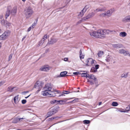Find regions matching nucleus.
<instances>
[{
  "instance_id": "nucleus-48",
  "label": "nucleus",
  "mask_w": 130,
  "mask_h": 130,
  "mask_svg": "<svg viewBox=\"0 0 130 130\" xmlns=\"http://www.w3.org/2000/svg\"><path fill=\"white\" fill-rule=\"evenodd\" d=\"M28 91H25L24 92H22V93L23 94H25V93L28 92Z\"/></svg>"
},
{
  "instance_id": "nucleus-9",
  "label": "nucleus",
  "mask_w": 130,
  "mask_h": 130,
  "mask_svg": "<svg viewBox=\"0 0 130 130\" xmlns=\"http://www.w3.org/2000/svg\"><path fill=\"white\" fill-rule=\"evenodd\" d=\"M42 83L40 81H38L36 83L34 86V87L38 89V91H39L42 88Z\"/></svg>"
},
{
  "instance_id": "nucleus-61",
  "label": "nucleus",
  "mask_w": 130,
  "mask_h": 130,
  "mask_svg": "<svg viewBox=\"0 0 130 130\" xmlns=\"http://www.w3.org/2000/svg\"><path fill=\"white\" fill-rule=\"evenodd\" d=\"M26 0H22V1L23 2H25Z\"/></svg>"
},
{
  "instance_id": "nucleus-23",
  "label": "nucleus",
  "mask_w": 130,
  "mask_h": 130,
  "mask_svg": "<svg viewBox=\"0 0 130 130\" xmlns=\"http://www.w3.org/2000/svg\"><path fill=\"white\" fill-rule=\"evenodd\" d=\"M94 15V13L93 12H92L91 13L89 14L86 17H85L84 19L85 20L88 19H89V18L93 17Z\"/></svg>"
},
{
  "instance_id": "nucleus-31",
  "label": "nucleus",
  "mask_w": 130,
  "mask_h": 130,
  "mask_svg": "<svg viewBox=\"0 0 130 130\" xmlns=\"http://www.w3.org/2000/svg\"><path fill=\"white\" fill-rule=\"evenodd\" d=\"M128 73H123L121 75L122 77L126 78L128 76Z\"/></svg>"
},
{
  "instance_id": "nucleus-38",
  "label": "nucleus",
  "mask_w": 130,
  "mask_h": 130,
  "mask_svg": "<svg viewBox=\"0 0 130 130\" xmlns=\"http://www.w3.org/2000/svg\"><path fill=\"white\" fill-rule=\"evenodd\" d=\"M12 54H11L8 57V61H10L12 57Z\"/></svg>"
},
{
  "instance_id": "nucleus-19",
  "label": "nucleus",
  "mask_w": 130,
  "mask_h": 130,
  "mask_svg": "<svg viewBox=\"0 0 130 130\" xmlns=\"http://www.w3.org/2000/svg\"><path fill=\"white\" fill-rule=\"evenodd\" d=\"M82 72H84L85 73H80L81 76L82 77H88V76L89 74L86 73V71H80Z\"/></svg>"
},
{
  "instance_id": "nucleus-49",
  "label": "nucleus",
  "mask_w": 130,
  "mask_h": 130,
  "mask_svg": "<svg viewBox=\"0 0 130 130\" xmlns=\"http://www.w3.org/2000/svg\"><path fill=\"white\" fill-rule=\"evenodd\" d=\"M68 60V58H64V60L65 61H67Z\"/></svg>"
},
{
  "instance_id": "nucleus-29",
  "label": "nucleus",
  "mask_w": 130,
  "mask_h": 130,
  "mask_svg": "<svg viewBox=\"0 0 130 130\" xmlns=\"http://www.w3.org/2000/svg\"><path fill=\"white\" fill-rule=\"evenodd\" d=\"M15 87H13L11 86H10L8 87V88L7 90L8 91H10V92H12L13 91V90Z\"/></svg>"
},
{
  "instance_id": "nucleus-47",
  "label": "nucleus",
  "mask_w": 130,
  "mask_h": 130,
  "mask_svg": "<svg viewBox=\"0 0 130 130\" xmlns=\"http://www.w3.org/2000/svg\"><path fill=\"white\" fill-rule=\"evenodd\" d=\"M119 111H120L121 112H126V110H123H123H119Z\"/></svg>"
},
{
  "instance_id": "nucleus-44",
  "label": "nucleus",
  "mask_w": 130,
  "mask_h": 130,
  "mask_svg": "<svg viewBox=\"0 0 130 130\" xmlns=\"http://www.w3.org/2000/svg\"><path fill=\"white\" fill-rule=\"evenodd\" d=\"M36 24L35 23H34L32 24V25L31 26L32 27V28H34L35 26H36Z\"/></svg>"
},
{
  "instance_id": "nucleus-37",
  "label": "nucleus",
  "mask_w": 130,
  "mask_h": 130,
  "mask_svg": "<svg viewBox=\"0 0 130 130\" xmlns=\"http://www.w3.org/2000/svg\"><path fill=\"white\" fill-rule=\"evenodd\" d=\"M47 38V35H44L42 39L44 40V41L45 40H46Z\"/></svg>"
},
{
  "instance_id": "nucleus-42",
  "label": "nucleus",
  "mask_w": 130,
  "mask_h": 130,
  "mask_svg": "<svg viewBox=\"0 0 130 130\" xmlns=\"http://www.w3.org/2000/svg\"><path fill=\"white\" fill-rule=\"evenodd\" d=\"M99 65L97 64L95 66V68L97 70V69H98L99 68Z\"/></svg>"
},
{
  "instance_id": "nucleus-13",
  "label": "nucleus",
  "mask_w": 130,
  "mask_h": 130,
  "mask_svg": "<svg viewBox=\"0 0 130 130\" xmlns=\"http://www.w3.org/2000/svg\"><path fill=\"white\" fill-rule=\"evenodd\" d=\"M119 53L120 54H123L125 56H130V53L129 52L126 51L123 49L120 50L119 51Z\"/></svg>"
},
{
  "instance_id": "nucleus-11",
  "label": "nucleus",
  "mask_w": 130,
  "mask_h": 130,
  "mask_svg": "<svg viewBox=\"0 0 130 130\" xmlns=\"http://www.w3.org/2000/svg\"><path fill=\"white\" fill-rule=\"evenodd\" d=\"M51 69V68L48 65L44 66L40 68V70L41 71L47 72Z\"/></svg>"
},
{
  "instance_id": "nucleus-52",
  "label": "nucleus",
  "mask_w": 130,
  "mask_h": 130,
  "mask_svg": "<svg viewBox=\"0 0 130 130\" xmlns=\"http://www.w3.org/2000/svg\"><path fill=\"white\" fill-rule=\"evenodd\" d=\"M54 91H55V92H58V93H60V91H57L56 90H53Z\"/></svg>"
},
{
  "instance_id": "nucleus-28",
  "label": "nucleus",
  "mask_w": 130,
  "mask_h": 130,
  "mask_svg": "<svg viewBox=\"0 0 130 130\" xmlns=\"http://www.w3.org/2000/svg\"><path fill=\"white\" fill-rule=\"evenodd\" d=\"M79 57L80 59H83L84 57V55L82 54V52L81 50H80L79 52Z\"/></svg>"
},
{
  "instance_id": "nucleus-3",
  "label": "nucleus",
  "mask_w": 130,
  "mask_h": 130,
  "mask_svg": "<svg viewBox=\"0 0 130 130\" xmlns=\"http://www.w3.org/2000/svg\"><path fill=\"white\" fill-rule=\"evenodd\" d=\"M42 94L44 96H48L49 97H54L55 96V93L53 91H48L46 90L42 92Z\"/></svg>"
},
{
  "instance_id": "nucleus-24",
  "label": "nucleus",
  "mask_w": 130,
  "mask_h": 130,
  "mask_svg": "<svg viewBox=\"0 0 130 130\" xmlns=\"http://www.w3.org/2000/svg\"><path fill=\"white\" fill-rule=\"evenodd\" d=\"M10 13V8H8L7 10L6 11L5 14V17L6 19H7V17L9 16V14Z\"/></svg>"
},
{
  "instance_id": "nucleus-51",
  "label": "nucleus",
  "mask_w": 130,
  "mask_h": 130,
  "mask_svg": "<svg viewBox=\"0 0 130 130\" xmlns=\"http://www.w3.org/2000/svg\"><path fill=\"white\" fill-rule=\"evenodd\" d=\"M89 82H90V84H91V85H93V84H94V83L91 81H89Z\"/></svg>"
},
{
  "instance_id": "nucleus-26",
  "label": "nucleus",
  "mask_w": 130,
  "mask_h": 130,
  "mask_svg": "<svg viewBox=\"0 0 130 130\" xmlns=\"http://www.w3.org/2000/svg\"><path fill=\"white\" fill-rule=\"evenodd\" d=\"M127 35V34L125 32H121L119 34L120 36L122 37H125Z\"/></svg>"
},
{
  "instance_id": "nucleus-10",
  "label": "nucleus",
  "mask_w": 130,
  "mask_h": 130,
  "mask_svg": "<svg viewBox=\"0 0 130 130\" xmlns=\"http://www.w3.org/2000/svg\"><path fill=\"white\" fill-rule=\"evenodd\" d=\"M88 8L89 6H86L84 8L79 12V14L78 15L79 17H81L83 16Z\"/></svg>"
},
{
  "instance_id": "nucleus-60",
  "label": "nucleus",
  "mask_w": 130,
  "mask_h": 130,
  "mask_svg": "<svg viewBox=\"0 0 130 130\" xmlns=\"http://www.w3.org/2000/svg\"><path fill=\"white\" fill-rule=\"evenodd\" d=\"M3 18V16L2 15L0 16V18L2 19Z\"/></svg>"
},
{
  "instance_id": "nucleus-15",
  "label": "nucleus",
  "mask_w": 130,
  "mask_h": 130,
  "mask_svg": "<svg viewBox=\"0 0 130 130\" xmlns=\"http://www.w3.org/2000/svg\"><path fill=\"white\" fill-rule=\"evenodd\" d=\"M2 25L5 26L7 27H8L11 25V23L7 20H3L2 21Z\"/></svg>"
},
{
  "instance_id": "nucleus-57",
  "label": "nucleus",
  "mask_w": 130,
  "mask_h": 130,
  "mask_svg": "<svg viewBox=\"0 0 130 130\" xmlns=\"http://www.w3.org/2000/svg\"><path fill=\"white\" fill-rule=\"evenodd\" d=\"M63 102V101H59V102H60V104H61Z\"/></svg>"
},
{
  "instance_id": "nucleus-46",
  "label": "nucleus",
  "mask_w": 130,
  "mask_h": 130,
  "mask_svg": "<svg viewBox=\"0 0 130 130\" xmlns=\"http://www.w3.org/2000/svg\"><path fill=\"white\" fill-rule=\"evenodd\" d=\"M31 27H30L28 28L27 30V31L28 32H29L30 30Z\"/></svg>"
},
{
  "instance_id": "nucleus-50",
  "label": "nucleus",
  "mask_w": 130,
  "mask_h": 130,
  "mask_svg": "<svg viewBox=\"0 0 130 130\" xmlns=\"http://www.w3.org/2000/svg\"><path fill=\"white\" fill-rule=\"evenodd\" d=\"M56 118V117H52L51 118H50L49 119L52 120L55 119Z\"/></svg>"
},
{
  "instance_id": "nucleus-8",
  "label": "nucleus",
  "mask_w": 130,
  "mask_h": 130,
  "mask_svg": "<svg viewBox=\"0 0 130 130\" xmlns=\"http://www.w3.org/2000/svg\"><path fill=\"white\" fill-rule=\"evenodd\" d=\"M10 31H6L2 35L0 36V39L4 40L6 39L10 34Z\"/></svg>"
},
{
  "instance_id": "nucleus-20",
  "label": "nucleus",
  "mask_w": 130,
  "mask_h": 130,
  "mask_svg": "<svg viewBox=\"0 0 130 130\" xmlns=\"http://www.w3.org/2000/svg\"><path fill=\"white\" fill-rule=\"evenodd\" d=\"M13 100L15 104H17L18 103L19 101V95H18L14 97L13 98Z\"/></svg>"
},
{
  "instance_id": "nucleus-62",
  "label": "nucleus",
  "mask_w": 130,
  "mask_h": 130,
  "mask_svg": "<svg viewBox=\"0 0 130 130\" xmlns=\"http://www.w3.org/2000/svg\"><path fill=\"white\" fill-rule=\"evenodd\" d=\"M54 101H53V102H54V103L56 101L55 100H54Z\"/></svg>"
},
{
  "instance_id": "nucleus-53",
  "label": "nucleus",
  "mask_w": 130,
  "mask_h": 130,
  "mask_svg": "<svg viewBox=\"0 0 130 130\" xmlns=\"http://www.w3.org/2000/svg\"><path fill=\"white\" fill-rule=\"evenodd\" d=\"M26 36H24L23 38H22V41H23V40L25 39V38H26Z\"/></svg>"
},
{
  "instance_id": "nucleus-59",
  "label": "nucleus",
  "mask_w": 130,
  "mask_h": 130,
  "mask_svg": "<svg viewBox=\"0 0 130 130\" xmlns=\"http://www.w3.org/2000/svg\"><path fill=\"white\" fill-rule=\"evenodd\" d=\"M30 94L28 96H27L26 97H25V98H28L30 95Z\"/></svg>"
},
{
  "instance_id": "nucleus-22",
  "label": "nucleus",
  "mask_w": 130,
  "mask_h": 130,
  "mask_svg": "<svg viewBox=\"0 0 130 130\" xmlns=\"http://www.w3.org/2000/svg\"><path fill=\"white\" fill-rule=\"evenodd\" d=\"M123 21L124 22H129L130 21V15L124 18Z\"/></svg>"
},
{
  "instance_id": "nucleus-1",
  "label": "nucleus",
  "mask_w": 130,
  "mask_h": 130,
  "mask_svg": "<svg viewBox=\"0 0 130 130\" xmlns=\"http://www.w3.org/2000/svg\"><path fill=\"white\" fill-rule=\"evenodd\" d=\"M92 37L102 38L105 37L103 30H99L97 31H91L90 32Z\"/></svg>"
},
{
  "instance_id": "nucleus-32",
  "label": "nucleus",
  "mask_w": 130,
  "mask_h": 130,
  "mask_svg": "<svg viewBox=\"0 0 130 130\" xmlns=\"http://www.w3.org/2000/svg\"><path fill=\"white\" fill-rule=\"evenodd\" d=\"M90 71L91 72H95L97 71V70L94 67H92Z\"/></svg>"
},
{
  "instance_id": "nucleus-34",
  "label": "nucleus",
  "mask_w": 130,
  "mask_h": 130,
  "mask_svg": "<svg viewBox=\"0 0 130 130\" xmlns=\"http://www.w3.org/2000/svg\"><path fill=\"white\" fill-rule=\"evenodd\" d=\"M83 122L85 124H88L90 123V121L88 120H85L83 121Z\"/></svg>"
},
{
  "instance_id": "nucleus-33",
  "label": "nucleus",
  "mask_w": 130,
  "mask_h": 130,
  "mask_svg": "<svg viewBox=\"0 0 130 130\" xmlns=\"http://www.w3.org/2000/svg\"><path fill=\"white\" fill-rule=\"evenodd\" d=\"M118 104L117 102H113L112 103V105L114 106H118Z\"/></svg>"
},
{
  "instance_id": "nucleus-55",
  "label": "nucleus",
  "mask_w": 130,
  "mask_h": 130,
  "mask_svg": "<svg viewBox=\"0 0 130 130\" xmlns=\"http://www.w3.org/2000/svg\"><path fill=\"white\" fill-rule=\"evenodd\" d=\"M3 83L2 84V82H0V86H1Z\"/></svg>"
},
{
  "instance_id": "nucleus-4",
  "label": "nucleus",
  "mask_w": 130,
  "mask_h": 130,
  "mask_svg": "<svg viewBox=\"0 0 130 130\" xmlns=\"http://www.w3.org/2000/svg\"><path fill=\"white\" fill-rule=\"evenodd\" d=\"M114 11L115 10L113 9H110L108 10L106 12L100 14V16L101 17H104L106 16L108 17H110L111 16Z\"/></svg>"
},
{
  "instance_id": "nucleus-39",
  "label": "nucleus",
  "mask_w": 130,
  "mask_h": 130,
  "mask_svg": "<svg viewBox=\"0 0 130 130\" xmlns=\"http://www.w3.org/2000/svg\"><path fill=\"white\" fill-rule=\"evenodd\" d=\"M63 93V94H67L69 93L70 92L69 91H64Z\"/></svg>"
},
{
  "instance_id": "nucleus-45",
  "label": "nucleus",
  "mask_w": 130,
  "mask_h": 130,
  "mask_svg": "<svg viewBox=\"0 0 130 130\" xmlns=\"http://www.w3.org/2000/svg\"><path fill=\"white\" fill-rule=\"evenodd\" d=\"M24 119V118H18V119H17V121H20L21 120L23 119Z\"/></svg>"
},
{
  "instance_id": "nucleus-54",
  "label": "nucleus",
  "mask_w": 130,
  "mask_h": 130,
  "mask_svg": "<svg viewBox=\"0 0 130 130\" xmlns=\"http://www.w3.org/2000/svg\"><path fill=\"white\" fill-rule=\"evenodd\" d=\"M64 95L63 94H62L60 95H59V96H61Z\"/></svg>"
},
{
  "instance_id": "nucleus-14",
  "label": "nucleus",
  "mask_w": 130,
  "mask_h": 130,
  "mask_svg": "<svg viewBox=\"0 0 130 130\" xmlns=\"http://www.w3.org/2000/svg\"><path fill=\"white\" fill-rule=\"evenodd\" d=\"M104 31V33L105 36L106 34H113L115 33L116 31L114 30H110L109 29H104L103 30Z\"/></svg>"
},
{
  "instance_id": "nucleus-16",
  "label": "nucleus",
  "mask_w": 130,
  "mask_h": 130,
  "mask_svg": "<svg viewBox=\"0 0 130 130\" xmlns=\"http://www.w3.org/2000/svg\"><path fill=\"white\" fill-rule=\"evenodd\" d=\"M10 8V7H9ZM10 13L12 15H15L17 12V7L16 6H15L11 9L10 8Z\"/></svg>"
},
{
  "instance_id": "nucleus-18",
  "label": "nucleus",
  "mask_w": 130,
  "mask_h": 130,
  "mask_svg": "<svg viewBox=\"0 0 130 130\" xmlns=\"http://www.w3.org/2000/svg\"><path fill=\"white\" fill-rule=\"evenodd\" d=\"M112 47L114 48H121L123 47L122 45L120 44H114L112 45Z\"/></svg>"
},
{
  "instance_id": "nucleus-7",
  "label": "nucleus",
  "mask_w": 130,
  "mask_h": 130,
  "mask_svg": "<svg viewBox=\"0 0 130 130\" xmlns=\"http://www.w3.org/2000/svg\"><path fill=\"white\" fill-rule=\"evenodd\" d=\"M105 60L107 62L111 61L115 63L116 61V58L115 57L108 55L106 57Z\"/></svg>"
},
{
  "instance_id": "nucleus-17",
  "label": "nucleus",
  "mask_w": 130,
  "mask_h": 130,
  "mask_svg": "<svg viewBox=\"0 0 130 130\" xmlns=\"http://www.w3.org/2000/svg\"><path fill=\"white\" fill-rule=\"evenodd\" d=\"M105 8L104 7H99L94 10V12H97L98 11H103L105 10Z\"/></svg>"
},
{
  "instance_id": "nucleus-21",
  "label": "nucleus",
  "mask_w": 130,
  "mask_h": 130,
  "mask_svg": "<svg viewBox=\"0 0 130 130\" xmlns=\"http://www.w3.org/2000/svg\"><path fill=\"white\" fill-rule=\"evenodd\" d=\"M57 40V39L55 38L51 39L49 42V44H53L56 42Z\"/></svg>"
},
{
  "instance_id": "nucleus-27",
  "label": "nucleus",
  "mask_w": 130,
  "mask_h": 130,
  "mask_svg": "<svg viewBox=\"0 0 130 130\" xmlns=\"http://www.w3.org/2000/svg\"><path fill=\"white\" fill-rule=\"evenodd\" d=\"M67 73V72L66 71L62 72L60 73V76L61 77H64L66 76V74Z\"/></svg>"
},
{
  "instance_id": "nucleus-43",
  "label": "nucleus",
  "mask_w": 130,
  "mask_h": 130,
  "mask_svg": "<svg viewBox=\"0 0 130 130\" xmlns=\"http://www.w3.org/2000/svg\"><path fill=\"white\" fill-rule=\"evenodd\" d=\"M126 108L128 109L127 110V111H129L130 110V105H128V106Z\"/></svg>"
},
{
  "instance_id": "nucleus-35",
  "label": "nucleus",
  "mask_w": 130,
  "mask_h": 130,
  "mask_svg": "<svg viewBox=\"0 0 130 130\" xmlns=\"http://www.w3.org/2000/svg\"><path fill=\"white\" fill-rule=\"evenodd\" d=\"M44 41L43 39H42L41 41H40L39 43V44L40 45H41L44 43Z\"/></svg>"
},
{
  "instance_id": "nucleus-30",
  "label": "nucleus",
  "mask_w": 130,
  "mask_h": 130,
  "mask_svg": "<svg viewBox=\"0 0 130 130\" xmlns=\"http://www.w3.org/2000/svg\"><path fill=\"white\" fill-rule=\"evenodd\" d=\"M103 51H100L98 53V56L99 57H101L103 55Z\"/></svg>"
},
{
  "instance_id": "nucleus-12",
  "label": "nucleus",
  "mask_w": 130,
  "mask_h": 130,
  "mask_svg": "<svg viewBox=\"0 0 130 130\" xmlns=\"http://www.w3.org/2000/svg\"><path fill=\"white\" fill-rule=\"evenodd\" d=\"M53 88L52 85L50 84H47L45 85V87L43 88L44 90H46L48 91H51V90Z\"/></svg>"
},
{
  "instance_id": "nucleus-40",
  "label": "nucleus",
  "mask_w": 130,
  "mask_h": 130,
  "mask_svg": "<svg viewBox=\"0 0 130 130\" xmlns=\"http://www.w3.org/2000/svg\"><path fill=\"white\" fill-rule=\"evenodd\" d=\"M73 73L75 75H77L78 74H80V73L79 72H74Z\"/></svg>"
},
{
  "instance_id": "nucleus-64",
  "label": "nucleus",
  "mask_w": 130,
  "mask_h": 130,
  "mask_svg": "<svg viewBox=\"0 0 130 130\" xmlns=\"http://www.w3.org/2000/svg\"><path fill=\"white\" fill-rule=\"evenodd\" d=\"M78 89H79V88H78Z\"/></svg>"
},
{
  "instance_id": "nucleus-56",
  "label": "nucleus",
  "mask_w": 130,
  "mask_h": 130,
  "mask_svg": "<svg viewBox=\"0 0 130 130\" xmlns=\"http://www.w3.org/2000/svg\"><path fill=\"white\" fill-rule=\"evenodd\" d=\"M101 104H102L101 102H99V105H100Z\"/></svg>"
},
{
  "instance_id": "nucleus-6",
  "label": "nucleus",
  "mask_w": 130,
  "mask_h": 130,
  "mask_svg": "<svg viewBox=\"0 0 130 130\" xmlns=\"http://www.w3.org/2000/svg\"><path fill=\"white\" fill-rule=\"evenodd\" d=\"M86 66H94L96 63V61L91 58H89L87 59L86 61Z\"/></svg>"
},
{
  "instance_id": "nucleus-58",
  "label": "nucleus",
  "mask_w": 130,
  "mask_h": 130,
  "mask_svg": "<svg viewBox=\"0 0 130 130\" xmlns=\"http://www.w3.org/2000/svg\"><path fill=\"white\" fill-rule=\"evenodd\" d=\"M2 46V44L1 43H0V48Z\"/></svg>"
},
{
  "instance_id": "nucleus-36",
  "label": "nucleus",
  "mask_w": 130,
  "mask_h": 130,
  "mask_svg": "<svg viewBox=\"0 0 130 130\" xmlns=\"http://www.w3.org/2000/svg\"><path fill=\"white\" fill-rule=\"evenodd\" d=\"M78 101V99L77 98L75 99L74 100H73L71 102H70V103H74L76 102H77Z\"/></svg>"
},
{
  "instance_id": "nucleus-25",
  "label": "nucleus",
  "mask_w": 130,
  "mask_h": 130,
  "mask_svg": "<svg viewBox=\"0 0 130 130\" xmlns=\"http://www.w3.org/2000/svg\"><path fill=\"white\" fill-rule=\"evenodd\" d=\"M88 78L90 79H93L95 81L96 80V78L94 75H89V74Z\"/></svg>"
},
{
  "instance_id": "nucleus-41",
  "label": "nucleus",
  "mask_w": 130,
  "mask_h": 130,
  "mask_svg": "<svg viewBox=\"0 0 130 130\" xmlns=\"http://www.w3.org/2000/svg\"><path fill=\"white\" fill-rule=\"evenodd\" d=\"M26 102V100H22V103L23 104H25Z\"/></svg>"
},
{
  "instance_id": "nucleus-2",
  "label": "nucleus",
  "mask_w": 130,
  "mask_h": 130,
  "mask_svg": "<svg viewBox=\"0 0 130 130\" xmlns=\"http://www.w3.org/2000/svg\"><path fill=\"white\" fill-rule=\"evenodd\" d=\"M34 12L32 8L28 7L25 9L24 10V14L26 18L28 19L30 18Z\"/></svg>"
},
{
  "instance_id": "nucleus-63",
  "label": "nucleus",
  "mask_w": 130,
  "mask_h": 130,
  "mask_svg": "<svg viewBox=\"0 0 130 130\" xmlns=\"http://www.w3.org/2000/svg\"><path fill=\"white\" fill-rule=\"evenodd\" d=\"M79 92V90H78V91H77V92Z\"/></svg>"
},
{
  "instance_id": "nucleus-5",
  "label": "nucleus",
  "mask_w": 130,
  "mask_h": 130,
  "mask_svg": "<svg viewBox=\"0 0 130 130\" xmlns=\"http://www.w3.org/2000/svg\"><path fill=\"white\" fill-rule=\"evenodd\" d=\"M59 108V107L58 106H56L53 107L51 110L48 113V116L47 117L51 116L52 115L56 113L58 111Z\"/></svg>"
}]
</instances>
